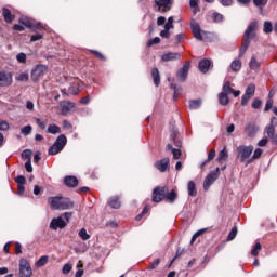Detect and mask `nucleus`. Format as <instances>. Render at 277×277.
<instances>
[{"label": "nucleus", "instance_id": "obj_10", "mask_svg": "<svg viewBox=\"0 0 277 277\" xmlns=\"http://www.w3.org/2000/svg\"><path fill=\"white\" fill-rule=\"evenodd\" d=\"M12 82V72L0 71V88H10Z\"/></svg>", "mask_w": 277, "mask_h": 277}, {"label": "nucleus", "instance_id": "obj_24", "mask_svg": "<svg viewBox=\"0 0 277 277\" xmlns=\"http://www.w3.org/2000/svg\"><path fill=\"white\" fill-rule=\"evenodd\" d=\"M67 142H68V138H66V135L61 134L58 135L54 144L64 150V146H66Z\"/></svg>", "mask_w": 277, "mask_h": 277}, {"label": "nucleus", "instance_id": "obj_54", "mask_svg": "<svg viewBox=\"0 0 277 277\" xmlns=\"http://www.w3.org/2000/svg\"><path fill=\"white\" fill-rule=\"evenodd\" d=\"M31 130H32L31 126H26L21 129V133H22V135L27 136L31 133Z\"/></svg>", "mask_w": 277, "mask_h": 277}, {"label": "nucleus", "instance_id": "obj_18", "mask_svg": "<svg viewBox=\"0 0 277 277\" xmlns=\"http://www.w3.org/2000/svg\"><path fill=\"white\" fill-rule=\"evenodd\" d=\"M210 66H211V61L207 58L201 60L198 65L200 72H203V74L209 72Z\"/></svg>", "mask_w": 277, "mask_h": 277}, {"label": "nucleus", "instance_id": "obj_39", "mask_svg": "<svg viewBox=\"0 0 277 277\" xmlns=\"http://www.w3.org/2000/svg\"><path fill=\"white\" fill-rule=\"evenodd\" d=\"M61 129H60V127L58 126H56V124H50L49 127H48V133H51L52 135H55V134H57V133H61Z\"/></svg>", "mask_w": 277, "mask_h": 277}, {"label": "nucleus", "instance_id": "obj_12", "mask_svg": "<svg viewBox=\"0 0 277 277\" xmlns=\"http://www.w3.org/2000/svg\"><path fill=\"white\" fill-rule=\"evenodd\" d=\"M62 94H65L66 96H77V94H79V92H81V85H79V82H74L69 89L68 92H66V89H63Z\"/></svg>", "mask_w": 277, "mask_h": 277}, {"label": "nucleus", "instance_id": "obj_50", "mask_svg": "<svg viewBox=\"0 0 277 277\" xmlns=\"http://www.w3.org/2000/svg\"><path fill=\"white\" fill-rule=\"evenodd\" d=\"M263 105V102H261V100L259 98H254L252 104H251V107L253 109H261V106Z\"/></svg>", "mask_w": 277, "mask_h": 277}, {"label": "nucleus", "instance_id": "obj_40", "mask_svg": "<svg viewBox=\"0 0 277 277\" xmlns=\"http://www.w3.org/2000/svg\"><path fill=\"white\" fill-rule=\"evenodd\" d=\"M254 92H256V85H254L253 83L249 84L246 89L245 94L249 95V96H254Z\"/></svg>", "mask_w": 277, "mask_h": 277}, {"label": "nucleus", "instance_id": "obj_34", "mask_svg": "<svg viewBox=\"0 0 277 277\" xmlns=\"http://www.w3.org/2000/svg\"><path fill=\"white\" fill-rule=\"evenodd\" d=\"M233 90H234V89L230 88V82L227 81V82H225V83L223 84V88H222V92H221V93L228 96V94H233Z\"/></svg>", "mask_w": 277, "mask_h": 277}, {"label": "nucleus", "instance_id": "obj_63", "mask_svg": "<svg viewBox=\"0 0 277 277\" xmlns=\"http://www.w3.org/2000/svg\"><path fill=\"white\" fill-rule=\"evenodd\" d=\"M25 168L27 172H34V167H31V160H27L25 163Z\"/></svg>", "mask_w": 277, "mask_h": 277}, {"label": "nucleus", "instance_id": "obj_6", "mask_svg": "<svg viewBox=\"0 0 277 277\" xmlns=\"http://www.w3.org/2000/svg\"><path fill=\"white\" fill-rule=\"evenodd\" d=\"M155 3L158 8V12H161V14H166V12H170V10H172V4L174 3V0H155Z\"/></svg>", "mask_w": 277, "mask_h": 277}, {"label": "nucleus", "instance_id": "obj_43", "mask_svg": "<svg viewBox=\"0 0 277 277\" xmlns=\"http://www.w3.org/2000/svg\"><path fill=\"white\" fill-rule=\"evenodd\" d=\"M272 31H274V26L272 25V22H265L264 34H272Z\"/></svg>", "mask_w": 277, "mask_h": 277}, {"label": "nucleus", "instance_id": "obj_26", "mask_svg": "<svg viewBox=\"0 0 277 277\" xmlns=\"http://www.w3.org/2000/svg\"><path fill=\"white\" fill-rule=\"evenodd\" d=\"M164 198L169 202H175L176 198H179V193H176V189H172L170 193H166Z\"/></svg>", "mask_w": 277, "mask_h": 277}, {"label": "nucleus", "instance_id": "obj_28", "mask_svg": "<svg viewBox=\"0 0 277 277\" xmlns=\"http://www.w3.org/2000/svg\"><path fill=\"white\" fill-rule=\"evenodd\" d=\"M261 155H263V149L256 148L250 159L247 160V164L252 163L254 159H261Z\"/></svg>", "mask_w": 277, "mask_h": 277}, {"label": "nucleus", "instance_id": "obj_55", "mask_svg": "<svg viewBox=\"0 0 277 277\" xmlns=\"http://www.w3.org/2000/svg\"><path fill=\"white\" fill-rule=\"evenodd\" d=\"M250 98H252L251 95H248V94H243L242 97H241V105L242 107H246L248 105V101H250Z\"/></svg>", "mask_w": 277, "mask_h": 277}, {"label": "nucleus", "instance_id": "obj_16", "mask_svg": "<svg viewBox=\"0 0 277 277\" xmlns=\"http://www.w3.org/2000/svg\"><path fill=\"white\" fill-rule=\"evenodd\" d=\"M189 72V63L183 65V67L177 71V79L180 81H185Z\"/></svg>", "mask_w": 277, "mask_h": 277}, {"label": "nucleus", "instance_id": "obj_25", "mask_svg": "<svg viewBox=\"0 0 277 277\" xmlns=\"http://www.w3.org/2000/svg\"><path fill=\"white\" fill-rule=\"evenodd\" d=\"M61 107H62V114H68V111H70V109L75 108V103L63 102V103H61Z\"/></svg>", "mask_w": 277, "mask_h": 277}, {"label": "nucleus", "instance_id": "obj_44", "mask_svg": "<svg viewBox=\"0 0 277 277\" xmlns=\"http://www.w3.org/2000/svg\"><path fill=\"white\" fill-rule=\"evenodd\" d=\"M189 5L190 8H194L193 14H198V12H200V9L198 8V0H190Z\"/></svg>", "mask_w": 277, "mask_h": 277}, {"label": "nucleus", "instance_id": "obj_5", "mask_svg": "<svg viewBox=\"0 0 277 277\" xmlns=\"http://www.w3.org/2000/svg\"><path fill=\"white\" fill-rule=\"evenodd\" d=\"M220 177V168H216L215 171L210 172L207 177L203 181V189L207 192L212 185V183H215L217 179Z\"/></svg>", "mask_w": 277, "mask_h": 277}, {"label": "nucleus", "instance_id": "obj_11", "mask_svg": "<svg viewBox=\"0 0 277 277\" xmlns=\"http://www.w3.org/2000/svg\"><path fill=\"white\" fill-rule=\"evenodd\" d=\"M67 223L64 221V217L58 216L56 219H52V221L50 222V228L52 230H57V228H66Z\"/></svg>", "mask_w": 277, "mask_h": 277}, {"label": "nucleus", "instance_id": "obj_58", "mask_svg": "<svg viewBox=\"0 0 277 277\" xmlns=\"http://www.w3.org/2000/svg\"><path fill=\"white\" fill-rule=\"evenodd\" d=\"M15 183H17V185H25V183H27V180L25 179V176L18 175L17 177H15Z\"/></svg>", "mask_w": 277, "mask_h": 277}, {"label": "nucleus", "instance_id": "obj_33", "mask_svg": "<svg viewBox=\"0 0 277 277\" xmlns=\"http://www.w3.org/2000/svg\"><path fill=\"white\" fill-rule=\"evenodd\" d=\"M19 23L22 25H25V27H27V29H31V27L34 25V21H31L29 17H21Z\"/></svg>", "mask_w": 277, "mask_h": 277}, {"label": "nucleus", "instance_id": "obj_13", "mask_svg": "<svg viewBox=\"0 0 277 277\" xmlns=\"http://www.w3.org/2000/svg\"><path fill=\"white\" fill-rule=\"evenodd\" d=\"M170 166V158H163L155 162V168L159 170V172H166Z\"/></svg>", "mask_w": 277, "mask_h": 277}, {"label": "nucleus", "instance_id": "obj_45", "mask_svg": "<svg viewBox=\"0 0 277 277\" xmlns=\"http://www.w3.org/2000/svg\"><path fill=\"white\" fill-rule=\"evenodd\" d=\"M16 60L19 64H25L27 62V54L21 52L16 55Z\"/></svg>", "mask_w": 277, "mask_h": 277}, {"label": "nucleus", "instance_id": "obj_17", "mask_svg": "<svg viewBox=\"0 0 277 277\" xmlns=\"http://www.w3.org/2000/svg\"><path fill=\"white\" fill-rule=\"evenodd\" d=\"M267 136L272 140L273 144H277V134H276V128H274V124L271 123L269 127L266 128Z\"/></svg>", "mask_w": 277, "mask_h": 277}, {"label": "nucleus", "instance_id": "obj_20", "mask_svg": "<svg viewBox=\"0 0 277 277\" xmlns=\"http://www.w3.org/2000/svg\"><path fill=\"white\" fill-rule=\"evenodd\" d=\"M259 131V127L254 126V124H248L245 128V133L249 136V137H254V135H256V132Z\"/></svg>", "mask_w": 277, "mask_h": 277}, {"label": "nucleus", "instance_id": "obj_37", "mask_svg": "<svg viewBox=\"0 0 277 277\" xmlns=\"http://www.w3.org/2000/svg\"><path fill=\"white\" fill-rule=\"evenodd\" d=\"M49 263V256L43 255L36 262V267H44Z\"/></svg>", "mask_w": 277, "mask_h": 277}, {"label": "nucleus", "instance_id": "obj_56", "mask_svg": "<svg viewBox=\"0 0 277 277\" xmlns=\"http://www.w3.org/2000/svg\"><path fill=\"white\" fill-rule=\"evenodd\" d=\"M8 129H10V123L0 119V131H8Z\"/></svg>", "mask_w": 277, "mask_h": 277}, {"label": "nucleus", "instance_id": "obj_41", "mask_svg": "<svg viewBox=\"0 0 277 277\" xmlns=\"http://www.w3.org/2000/svg\"><path fill=\"white\" fill-rule=\"evenodd\" d=\"M212 21H213V23H222V21H224V15L215 12L212 14Z\"/></svg>", "mask_w": 277, "mask_h": 277}, {"label": "nucleus", "instance_id": "obj_49", "mask_svg": "<svg viewBox=\"0 0 277 277\" xmlns=\"http://www.w3.org/2000/svg\"><path fill=\"white\" fill-rule=\"evenodd\" d=\"M16 81H29V74L22 72L16 77Z\"/></svg>", "mask_w": 277, "mask_h": 277}, {"label": "nucleus", "instance_id": "obj_32", "mask_svg": "<svg viewBox=\"0 0 277 277\" xmlns=\"http://www.w3.org/2000/svg\"><path fill=\"white\" fill-rule=\"evenodd\" d=\"M230 68L234 72H239V70H241V61L234 60L230 64Z\"/></svg>", "mask_w": 277, "mask_h": 277}, {"label": "nucleus", "instance_id": "obj_64", "mask_svg": "<svg viewBox=\"0 0 277 277\" xmlns=\"http://www.w3.org/2000/svg\"><path fill=\"white\" fill-rule=\"evenodd\" d=\"M160 36L161 38H167V39L170 38V29L164 28V30L160 32Z\"/></svg>", "mask_w": 277, "mask_h": 277}, {"label": "nucleus", "instance_id": "obj_59", "mask_svg": "<svg viewBox=\"0 0 277 277\" xmlns=\"http://www.w3.org/2000/svg\"><path fill=\"white\" fill-rule=\"evenodd\" d=\"M161 42V39L159 37H155L154 39H149L147 42V47H153V44H159Z\"/></svg>", "mask_w": 277, "mask_h": 277}, {"label": "nucleus", "instance_id": "obj_61", "mask_svg": "<svg viewBox=\"0 0 277 277\" xmlns=\"http://www.w3.org/2000/svg\"><path fill=\"white\" fill-rule=\"evenodd\" d=\"M159 263H161V260L159 259L154 260V262H151L149 265V269H157V267H159Z\"/></svg>", "mask_w": 277, "mask_h": 277}, {"label": "nucleus", "instance_id": "obj_15", "mask_svg": "<svg viewBox=\"0 0 277 277\" xmlns=\"http://www.w3.org/2000/svg\"><path fill=\"white\" fill-rule=\"evenodd\" d=\"M181 57V53L168 52L161 55L162 62H176Z\"/></svg>", "mask_w": 277, "mask_h": 277}, {"label": "nucleus", "instance_id": "obj_35", "mask_svg": "<svg viewBox=\"0 0 277 277\" xmlns=\"http://www.w3.org/2000/svg\"><path fill=\"white\" fill-rule=\"evenodd\" d=\"M202 105V100H192L189 102V109H200Z\"/></svg>", "mask_w": 277, "mask_h": 277}, {"label": "nucleus", "instance_id": "obj_23", "mask_svg": "<svg viewBox=\"0 0 277 277\" xmlns=\"http://www.w3.org/2000/svg\"><path fill=\"white\" fill-rule=\"evenodd\" d=\"M187 189L188 196H192L193 198H196V196H198V192L196 190V183H194V181L188 182Z\"/></svg>", "mask_w": 277, "mask_h": 277}, {"label": "nucleus", "instance_id": "obj_29", "mask_svg": "<svg viewBox=\"0 0 277 277\" xmlns=\"http://www.w3.org/2000/svg\"><path fill=\"white\" fill-rule=\"evenodd\" d=\"M219 103L223 107H226V105H228V103H230V100L228 98V95H226L224 93H220L219 94Z\"/></svg>", "mask_w": 277, "mask_h": 277}, {"label": "nucleus", "instance_id": "obj_51", "mask_svg": "<svg viewBox=\"0 0 277 277\" xmlns=\"http://www.w3.org/2000/svg\"><path fill=\"white\" fill-rule=\"evenodd\" d=\"M44 38V35L37 32L35 35H31L30 42H38V40H42Z\"/></svg>", "mask_w": 277, "mask_h": 277}, {"label": "nucleus", "instance_id": "obj_3", "mask_svg": "<svg viewBox=\"0 0 277 277\" xmlns=\"http://www.w3.org/2000/svg\"><path fill=\"white\" fill-rule=\"evenodd\" d=\"M254 150V146L249 145H240L237 147V153H238V159H240L241 163H246L248 159H250L252 153Z\"/></svg>", "mask_w": 277, "mask_h": 277}, {"label": "nucleus", "instance_id": "obj_36", "mask_svg": "<svg viewBox=\"0 0 277 277\" xmlns=\"http://www.w3.org/2000/svg\"><path fill=\"white\" fill-rule=\"evenodd\" d=\"M62 147H60V145L57 144H53L50 148H49V155H57L60 153H62Z\"/></svg>", "mask_w": 277, "mask_h": 277}, {"label": "nucleus", "instance_id": "obj_8", "mask_svg": "<svg viewBox=\"0 0 277 277\" xmlns=\"http://www.w3.org/2000/svg\"><path fill=\"white\" fill-rule=\"evenodd\" d=\"M190 29L196 40H200V41L205 40V37L202 36L205 31H202V29L200 28V24H198V22H196V19L194 18L190 19Z\"/></svg>", "mask_w": 277, "mask_h": 277}, {"label": "nucleus", "instance_id": "obj_38", "mask_svg": "<svg viewBox=\"0 0 277 277\" xmlns=\"http://www.w3.org/2000/svg\"><path fill=\"white\" fill-rule=\"evenodd\" d=\"M31 30L34 31H44L47 28L44 27V25H42V23H38L36 21L32 22V27H30Z\"/></svg>", "mask_w": 277, "mask_h": 277}, {"label": "nucleus", "instance_id": "obj_21", "mask_svg": "<svg viewBox=\"0 0 277 277\" xmlns=\"http://www.w3.org/2000/svg\"><path fill=\"white\" fill-rule=\"evenodd\" d=\"M2 16H3L5 23H12L15 18V16L12 14L10 9H8V8L2 9Z\"/></svg>", "mask_w": 277, "mask_h": 277}, {"label": "nucleus", "instance_id": "obj_2", "mask_svg": "<svg viewBox=\"0 0 277 277\" xmlns=\"http://www.w3.org/2000/svg\"><path fill=\"white\" fill-rule=\"evenodd\" d=\"M49 205L52 211H66L75 207V203L69 198H64L58 196L50 197Z\"/></svg>", "mask_w": 277, "mask_h": 277}, {"label": "nucleus", "instance_id": "obj_57", "mask_svg": "<svg viewBox=\"0 0 277 277\" xmlns=\"http://www.w3.org/2000/svg\"><path fill=\"white\" fill-rule=\"evenodd\" d=\"M23 159H28V161H31V150L25 149L22 151Z\"/></svg>", "mask_w": 277, "mask_h": 277}, {"label": "nucleus", "instance_id": "obj_60", "mask_svg": "<svg viewBox=\"0 0 277 277\" xmlns=\"http://www.w3.org/2000/svg\"><path fill=\"white\" fill-rule=\"evenodd\" d=\"M63 274H70L72 272V265L71 264H65L62 269Z\"/></svg>", "mask_w": 277, "mask_h": 277}, {"label": "nucleus", "instance_id": "obj_1", "mask_svg": "<svg viewBox=\"0 0 277 277\" xmlns=\"http://www.w3.org/2000/svg\"><path fill=\"white\" fill-rule=\"evenodd\" d=\"M258 29L259 22H251L243 34L242 44L239 51V57H243V55H246V51H248V48L250 47V40H259V37H256Z\"/></svg>", "mask_w": 277, "mask_h": 277}, {"label": "nucleus", "instance_id": "obj_52", "mask_svg": "<svg viewBox=\"0 0 277 277\" xmlns=\"http://www.w3.org/2000/svg\"><path fill=\"white\" fill-rule=\"evenodd\" d=\"M253 4L256 8H265L267 5V0H253Z\"/></svg>", "mask_w": 277, "mask_h": 277}, {"label": "nucleus", "instance_id": "obj_22", "mask_svg": "<svg viewBox=\"0 0 277 277\" xmlns=\"http://www.w3.org/2000/svg\"><path fill=\"white\" fill-rule=\"evenodd\" d=\"M151 77L154 80V83L156 88H159V83H161V76L159 75V69L158 68H153L151 69Z\"/></svg>", "mask_w": 277, "mask_h": 277}, {"label": "nucleus", "instance_id": "obj_46", "mask_svg": "<svg viewBox=\"0 0 277 277\" xmlns=\"http://www.w3.org/2000/svg\"><path fill=\"white\" fill-rule=\"evenodd\" d=\"M261 248H262L261 242H256L253 249L251 250L252 256H259V252Z\"/></svg>", "mask_w": 277, "mask_h": 277}, {"label": "nucleus", "instance_id": "obj_42", "mask_svg": "<svg viewBox=\"0 0 277 277\" xmlns=\"http://www.w3.org/2000/svg\"><path fill=\"white\" fill-rule=\"evenodd\" d=\"M79 237L83 240V241H88V239H90V235L88 233V230L85 228L80 229L79 232Z\"/></svg>", "mask_w": 277, "mask_h": 277}, {"label": "nucleus", "instance_id": "obj_9", "mask_svg": "<svg viewBox=\"0 0 277 277\" xmlns=\"http://www.w3.org/2000/svg\"><path fill=\"white\" fill-rule=\"evenodd\" d=\"M48 67L45 65H37L32 70H31V79L32 81H38L40 77H44L47 75Z\"/></svg>", "mask_w": 277, "mask_h": 277}, {"label": "nucleus", "instance_id": "obj_4", "mask_svg": "<svg viewBox=\"0 0 277 277\" xmlns=\"http://www.w3.org/2000/svg\"><path fill=\"white\" fill-rule=\"evenodd\" d=\"M34 272L31 271V264L25 259L19 260V276L31 277Z\"/></svg>", "mask_w": 277, "mask_h": 277}, {"label": "nucleus", "instance_id": "obj_48", "mask_svg": "<svg viewBox=\"0 0 277 277\" xmlns=\"http://www.w3.org/2000/svg\"><path fill=\"white\" fill-rule=\"evenodd\" d=\"M236 237H237V226H234L229 232L227 239L228 241H233V239H235Z\"/></svg>", "mask_w": 277, "mask_h": 277}, {"label": "nucleus", "instance_id": "obj_62", "mask_svg": "<svg viewBox=\"0 0 277 277\" xmlns=\"http://www.w3.org/2000/svg\"><path fill=\"white\" fill-rule=\"evenodd\" d=\"M173 159H181V149H172Z\"/></svg>", "mask_w": 277, "mask_h": 277}, {"label": "nucleus", "instance_id": "obj_53", "mask_svg": "<svg viewBox=\"0 0 277 277\" xmlns=\"http://www.w3.org/2000/svg\"><path fill=\"white\" fill-rule=\"evenodd\" d=\"M91 53H93V55L95 57H97V60H101L102 62H105V55H103V53L96 51V50H90Z\"/></svg>", "mask_w": 277, "mask_h": 277}, {"label": "nucleus", "instance_id": "obj_31", "mask_svg": "<svg viewBox=\"0 0 277 277\" xmlns=\"http://www.w3.org/2000/svg\"><path fill=\"white\" fill-rule=\"evenodd\" d=\"M109 206L111 207V209H120V207H121L120 198H118V197L110 198Z\"/></svg>", "mask_w": 277, "mask_h": 277}, {"label": "nucleus", "instance_id": "obj_7", "mask_svg": "<svg viewBox=\"0 0 277 277\" xmlns=\"http://www.w3.org/2000/svg\"><path fill=\"white\" fill-rule=\"evenodd\" d=\"M168 192V186L156 187L153 190V202H161L166 200V193Z\"/></svg>", "mask_w": 277, "mask_h": 277}, {"label": "nucleus", "instance_id": "obj_19", "mask_svg": "<svg viewBox=\"0 0 277 277\" xmlns=\"http://www.w3.org/2000/svg\"><path fill=\"white\" fill-rule=\"evenodd\" d=\"M64 183L67 187H77L79 180L76 176L69 175L64 179Z\"/></svg>", "mask_w": 277, "mask_h": 277}, {"label": "nucleus", "instance_id": "obj_47", "mask_svg": "<svg viewBox=\"0 0 277 277\" xmlns=\"http://www.w3.org/2000/svg\"><path fill=\"white\" fill-rule=\"evenodd\" d=\"M164 29H174V17L173 16H170L168 18V22L167 24H164Z\"/></svg>", "mask_w": 277, "mask_h": 277}, {"label": "nucleus", "instance_id": "obj_30", "mask_svg": "<svg viewBox=\"0 0 277 277\" xmlns=\"http://www.w3.org/2000/svg\"><path fill=\"white\" fill-rule=\"evenodd\" d=\"M228 159V151L226 150V147H224L217 156L219 163H222L223 161H226Z\"/></svg>", "mask_w": 277, "mask_h": 277}, {"label": "nucleus", "instance_id": "obj_14", "mask_svg": "<svg viewBox=\"0 0 277 277\" xmlns=\"http://www.w3.org/2000/svg\"><path fill=\"white\" fill-rule=\"evenodd\" d=\"M249 68L254 72H259L261 70V61L253 54L249 61Z\"/></svg>", "mask_w": 277, "mask_h": 277}, {"label": "nucleus", "instance_id": "obj_27", "mask_svg": "<svg viewBox=\"0 0 277 277\" xmlns=\"http://www.w3.org/2000/svg\"><path fill=\"white\" fill-rule=\"evenodd\" d=\"M213 159H215V149L210 150V153L208 154V159L205 160L200 166L201 170H205V166H207V163H211Z\"/></svg>", "mask_w": 277, "mask_h": 277}]
</instances>
